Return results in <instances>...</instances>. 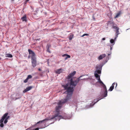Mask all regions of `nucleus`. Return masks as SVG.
I'll return each mask as SVG.
<instances>
[{
	"mask_svg": "<svg viewBox=\"0 0 130 130\" xmlns=\"http://www.w3.org/2000/svg\"><path fill=\"white\" fill-rule=\"evenodd\" d=\"M62 86L64 88L65 90H67L65 92V93L67 94L66 99H65L63 101H60L57 103L58 105L56 106L55 109V112L56 113L50 119L46 118L42 120L39 121L35 124V125L37 124H39V128H44L46 126H45V124L43 125L42 124L43 122H45V121H46L51 120L54 118H55L56 120L59 119V121L61 119H68V117L67 116V115L65 113H63L62 115H59L60 110L61 108L62 104L66 103L69 99L71 98L74 90V88L73 87H69V85L68 84L65 85H62Z\"/></svg>",
	"mask_w": 130,
	"mask_h": 130,
	"instance_id": "nucleus-1",
	"label": "nucleus"
},
{
	"mask_svg": "<svg viewBox=\"0 0 130 130\" xmlns=\"http://www.w3.org/2000/svg\"><path fill=\"white\" fill-rule=\"evenodd\" d=\"M8 113H6L5 114H4L3 116L2 117V119L0 120V126L1 127H4V125L3 123V122L4 120V124H6L8 120L10 118L9 116H8Z\"/></svg>",
	"mask_w": 130,
	"mask_h": 130,
	"instance_id": "nucleus-2",
	"label": "nucleus"
},
{
	"mask_svg": "<svg viewBox=\"0 0 130 130\" xmlns=\"http://www.w3.org/2000/svg\"><path fill=\"white\" fill-rule=\"evenodd\" d=\"M82 76H80L79 77L77 78L76 79L74 80H73V78H71L70 80V86L75 87L76 86L77 84L78 83L80 80L82 79L85 80V78H84L82 79H80V78L82 77Z\"/></svg>",
	"mask_w": 130,
	"mask_h": 130,
	"instance_id": "nucleus-3",
	"label": "nucleus"
},
{
	"mask_svg": "<svg viewBox=\"0 0 130 130\" xmlns=\"http://www.w3.org/2000/svg\"><path fill=\"white\" fill-rule=\"evenodd\" d=\"M28 51L30 55L28 56V58H29L30 56L31 57V59L36 58L35 54L33 51L30 49H28Z\"/></svg>",
	"mask_w": 130,
	"mask_h": 130,
	"instance_id": "nucleus-4",
	"label": "nucleus"
},
{
	"mask_svg": "<svg viewBox=\"0 0 130 130\" xmlns=\"http://www.w3.org/2000/svg\"><path fill=\"white\" fill-rule=\"evenodd\" d=\"M32 66L33 67H35L37 65V58H36L31 59Z\"/></svg>",
	"mask_w": 130,
	"mask_h": 130,
	"instance_id": "nucleus-5",
	"label": "nucleus"
},
{
	"mask_svg": "<svg viewBox=\"0 0 130 130\" xmlns=\"http://www.w3.org/2000/svg\"><path fill=\"white\" fill-rule=\"evenodd\" d=\"M112 28H113L116 29L115 31L116 33V37L115 38V39L117 37H118V35L119 34V27L117 26V25H116V26H114Z\"/></svg>",
	"mask_w": 130,
	"mask_h": 130,
	"instance_id": "nucleus-6",
	"label": "nucleus"
},
{
	"mask_svg": "<svg viewBox=\"0 0 130 130\" xmlns=\"http://www.w3.org/2000/svg\"><path fill=\"white\" fill-rule=\"evenodd\" d=\"M76 72L75 71H73V72L70 74L68 76L67 78L69 79L71 78L75 74Z\"/></svg>",
	"mask_w": 130,
	"mask_h": 130,
	"instance_id": "nucleus-7",
	"label": "nucleus"
},
{
	"mask_svg": "<svg viewBox=\"0 0 130 130\" xmlns=\"http://www.w3.org/2000/svg\"><path fill=\"white\" fill-rule=\"evenodd\" d=\"M96 69L97 70L95 72H96L99 74H100L101 73V72L100 70L102 69V67L100 66H97L96 67Z\"/></svg>",
	"mask_w": 130,
	"mask_h": 130,
	"instance_id": "nucleus-8",
	"label": "nucleus"
},
{
	"mask_svg": "<svg viewBox=\"0 0 130 130\" xmlns=\"http://www.w3.org/2000/svg\"><path fill=\"white\" fill-rule=\"evenodd\" d=\"M108 24L110 25L111 26H112V28L114 27V26H116L117 25L113 21H109L108 22Z\"/></svg>",
	"mask_w": 130,
	"mask_h": 130,
	"instance_id": "nucleus-9",
	"label": "nucleus"
},
{
	"mask_svg": "<svg viewBox=\"0 0 130 130\" xmlns=\"http://www.w3.org/2000/svg\"><path fill=\"white\" fill-rule=\"evenodd\" d=\"M115 85L116 87L117 86V83H113L112 84L111 86L110 87V88L109 89V91H112V90L113 89H114Z\"/></svg>",
	"mask_w": 130,
	"mask_h": 130,
	"instance_id": "nucleus-10",
	"label": "nucleus"
},
{
	"mask_svg": "<svg viewBox=\"0 0 130 130\" xmlns=\"http://www.w3.org/2000/svg\"><path fill=\"white\" fill-rule=\"evenodd\" d=\"M32 88V87L31 86L28 87H27L23 91V92L25 93L27 92L28 91L30 90Z\"/></svg>",
	"mask_w": 130,
	"mask_h": 130,
	"instance_id": "nucleus-11",
	"label": "nucleus"
},
{
	"mask_svg": "<svg viewBox=\"0 0 130 130\" xmlns=\"http://www.w3.org/2000/svg\"><path fill=\"white\" fill-rule=\"evenodd\" d=\"M106 54H102L99 56L98 57V59L101 60L104 58L106 56Z\"/></svg>",
	"mask_w": 130,
	"mask_h": 130,
	"instance_id": "nucleus-12",
	"label": "nucleus"
},
{
	"mask_svg": "<svg viewBox=\"0 0 130 130\" xmlns=\"http://www.w3.org/2000/svg\"><path fill=\"white\" fill-rule=\"evenodd\" d=\"M21 19L23 21H25V22H26L27 21L26 15H24L21 18Z\"/></svg>",
	"mask_w": 130,
	"mask_h": 130,
	"instance_id": "nucleus-13",
	"label": "nucleus"
},
{
	"mask_svg": "<svg viewBox=\"0 0 130 130\" xmlns=\"http://www.w3.org/2000/svg\"><path fill=\"white\" fill-rule=\"evenodd\" d=\"M63 57H64L66 56L67 57L65 58V59L66 60L68 58H70L71 57L68 54H64L62 56Z\"/></svg>",
	"mask_w": 130,
	"mask_h": 130,
	"instance_id": "nucleus-14",
	"label": "nucleus"
},
{
	"mask_svg": "<svg viewBox=\"0 0 130 130\" xmlns=\"http://www.w3.org/2000/svg\"><path fill=\"white\" fill-rule=\"evenodd\" d=\"M107 90L104 91V92L103 94V96L104 97H105L107 96Z\"/></svg>",
	"mask_w": 130,
	"mask_h": 130,
	"instance_id": "nucleus-15",
	"label": "nucleus"
},
{
	"mask_svg": "<svg viewBox=\"0 0 130 130\" xmlns=\"http://www.w3.org/2000/svg\"><path fill=\"white\" fill-rule=\"evenodd\" d=\"M6 57L11 58L12 57V56L10 54H6Z\"/></svg>",
	"mask_w": 130,
	"mask_h": 130,
	"instance_id": "nucleus-16",
	"label": "nucleus"
},
{
	"mask_svg": "<svg viewBox=\"0 0 130 130\" xmlns=\"http://www.w3.org/2000/svg\"><path fill=\"white\" fill-rule=\"evenodd\" d=\"M61 69H59L57 70L56 71V73L58 74H60L61 72Z\"/></svg>",
	"mask_w": 130,
	"mask_h": 130,
	"instance_id": "nucleus-17",
	"label": "nucleus"
},
{
	"mask_svg": "<svg viewBox=\"0 0 130 130\" xmlns=\"http://www.w3.org/2000/svg\"><path fill=\"white\" fill-rule=\"evenodd\" d=\"M120 14H121V12H120V11L119 12H118V13L116 15L115 17V18H117L120 15Z\"/></svg>",
	"mask_w": 130,
	"mask_h": 130,
	"instance_id": "nucleus-18",
	"label": "nucleus"
},
{
	"mask_svg": "<svg viewBox=\"0 0 130 130\" xmlns=\"http://www.w3.org/2000/svg\"><path fill=\"white\" fill-rule=\"evenodd\" d=\"M73 36L74 35L73 34H72L69 36V39L70 40H71L72 39L73 37Z\"/></svg>",
	"mask_w": 130,
	"mask_h": 130,
	"instance_id": "nucleus-19",
	"label": "nucleus"
},
{
	"mask_svg": "<svg viewBox=\"0 0 130 130\" xmlns=\"http://www.w3.org/2000/svg\"><path fill=\"white\" fill-rule=\"evenodd\" d=\"M103 85V87L104 89V91L107 90L106 88V86L103 83V84H102Z\"/></svg>",
	"mask_w": 130,
	"mask_h": 130,
	"instance_id": "nucleus-20",
	"label": "nucleus"
},
{
	"mask_svg": "<svg viewBox=\"0 0 130 130\" xmlns=\"http://www.w3.org/2000/svg\"><path fill=\"white\" fill-rule=\"evenodd\" d=\"M98 82H99L100 84H103V83L101 80L100 77H99V78H98Z\"/></svg>",
	"mask_w": 130,
	"mask_h": 130,
	"instance_id": "nucleus-21",
	"label": "nucleus"
},
{
	"mask_svg": "<svg viewBox=\"0 0 130 130\" xmlns=\"http://www.w3.org/2000/svg\"><path fill=\"white\" fill-rule=\"evenodd\" d=\"M94 75L95 77L96 78H99V77H100L99 75L97 73H95Z\"/></svg>",
	"mask_w": 130,
	"mask_h": 130,
	"instance_id": "nucleus-22",
	"label": "nucleus"
},
{
	"mask_svg": "<svg viewBox=\"0 0 130 130\" xmlns=\"http://www.w3.org/2000/svg\"><path fill=\"white\" fill-rule=\"evenodd\" d=\"M32 78V76L31 75H29L28 76L27 78L28 79H29L31 78Z\"/></svg>",
	"mask_w": 130,
	"mask_h": 130,
	"instance_id": "nucleus-23",
	"label": "nucleus"
},
{
	"mask_svg": "<svg viewBox=\"0 0 130 130\" xmlns=\"http://www.w3.org/2000/svg\"><path fill=\"white\" fill-rule=\"evenodd\" d=\"M110 43L112 44L113 43H114V40L113 39H111L110 40Z\"/></svg>",
	"mask_w": 130,
	"mask_h": 130,
	"instance_id": "nucleus-24",
	"label": "nucleus"
},
{
	"mask_svg": "<svg viewBox=\"0 0 130 130\" xmlns=\"http://www.w3.org/2000/svg\"><path fill=\"white\" fill-rule=\"evenodd\" d=\"M28 80V79L27 78L25 80H24V82L25 83H26L27 82Z\"/></svg>",
	"mask_w": 130,
	"mask_h": 130,
	"instance_id": "nucleus-25",
	"label": "nucleus"
},
{
	"mask_svg": "<svg viewBox=\"0 0 130 130\" xmlns=\"http://www.w3.org/2000/svg\"><path fill=\"white\" fill-rule=\"evenodd\" d=\"M89 35L87 34H83L82 36H81L82 37H83L85 36H88Z\"/></svg>",
	"mask_w": 130,
	"mask_h": 130,
	"instance_id": "nucleus-26",
	"label": "nucleus"
},
{
	"mask_svg": "<svg viewBox=\"0 0 130 130\" xmlns=\"http://www.w3.org/2000/svg\"><path fill=\"white\" fill-rule=\"evenodd\" d=\"M47 51L50 53V50H49V47H47Z\"/></svg>",
	"mask_w": 130,
	"mask_h": 130,
	"instance_id": "nucleus-27",
	"label": "nucleus"
},
{
	"mask_svg": "<svg viewBox=\"0 0 130 130\" xmlns=\"http://www.w3.org/2000/svg\"><path fill=\"white\" fill-rule=\"evenodd\" d=\"M39 128H36L35 130H39Z\"/></svg>",
	"mask_w": 130,
	"mask_h": 130,
	"instance_id": "nucleus-28",
	"label": "nucleus"
},
{
	"mask_svg": "<svg viewBox=\"0 0 130 130\" xmlns=\"http://www.w3.org/2000/svg\"><path fill=\"white\" fill-rule=\"evenodd\" d=\"M105 38H102V40H105Z\"/></svg>",
	"mask_w": 130,
	"mask_h": 130,
	"instance_id": "nucleus-29",
	"label": "nucleus"
},
{
	"mask_svg": "<svg viewBox=\"0 0 130 130\" xmlns=\"http://www.w3.org/2000/svg\"><path fill=\"white\" fill-rule=\"evenodd\" d=\"M26 130H30V128H28L26 129Z\"/></svg>",
	"mask_w": 130,
	"mask_h": 130,
	"instance_id": "nucleus-30",
	"label": "nucleus"
},
{
	"mask_svg": "<svg viewBox=\"0 0 130 130\" xmlns=\"http://www.w3.org/2000/svg\"><path fill=\"white\" fill-rule=\"evenodd\" d=\"M51 47V45H48V47H49V48L50 47Z\"/></svg>",
	"mask_w": 130,
	"mask_h": 130,
	"instance_id": "nucleus-31",
	"label": "nucleus"
},
{
	"mask_svg": "<svg viewBox=\"0 0 130 130\" xmlns=\"http://www.w3.org/2000/svg\"><path fill=\"white\" fill-rule=\"evenodd\" d=\"M38 70L39 71H41V69L40 68H39L38 69Z\"/></svg>",
	"mask_w": 130,
	"mask_h": 130,
	"instance_id": "nucleus-32",
	"label": "nucleus"
},
{
	"mask_svg": "<svg viewBox=\"0 0 130 130\" xmlns=\"http://www.w3.org/2000/svg\"><path fill=\"white\" fill-rule=\"evenodd\" d=\"M27 2H26V0L25 2V4H26L27 3Z\"/></svg>",
	"mask_w": 130,
	"mask_h": 130,
	"instance_id": "nucleus-33",
	"label": "nucleus"
},
{
	"mask_svg": "<svg viewBox=\"0 0 130 130\" xmlns=\"http://www.w3.org/2000/svg\"><path fill=\"white\" fill-rule=\"evenodd\" d=\"M100 100V99H99V100H98L96 102H98V101H99Z\"/></svg>",
	"mask_w": 130,
	"mask_h": 130,
	"instance_id": "nucleus-34",
	"label": "nucleus"
},
{
	"mask_svg": "<svg viewBox=\"0 0 130 130\" xmlns=\"http://www.w3.org/2000/svg\"><path fill=\"white\" fill-rule=\"evenodd\" d=\"M110 54H108V56H109Z\"/></svg>",
	"mask_w": 130,
	"mask_h": 130,
	"instance_id": "nucleus-35",
	"label": "nucleus"
},
{
	"mask_svg": "<svg viewBox=\"0 0 130 130\" xmlns=\"http://www.w3.org/2000/svg\"><path fill=\"white\" fill-rule=\"evenodd\" d=\"M29 0H26V2H27Z\"/></svg>",
	"mask_w": 130,
	"mask_h": 130,
	"instance_id": "nucleus-36",
	"label": "nucleus"
},
{
	"mask_svg": "<svg viewBox=\"0 0 130 130\" xmlns=\"http://www.w3.org/2000/svg\"><path fill=\"white\" fill-rule=\"evenodd\" d=\"M112 49V47H110V50H111Z\"/></svg>",
	"mask_w": 130,
	"mask_h": 130,
	"instance_id": "nucleus-37",
	"label": "nucleus"
},
{
	"mask_svg": "<svg viewBox=\"0 0 130 130\" xmlns=\"http://www.w3.org/2000/svg\"><path fill=\"white\" fill-rule=\"evenodd\" d=\"M14 0H11V1H14Z\"/></svg>",
	"mask_w": 130,
	"mask_h": 130,
	"instance_id": "nucleus-38",
	"label": "nucleus"
},
{
	"mask_svg": "<svg viewBox=\"0 0 130 130\" xmlns=\"http://www.w3.org/2000/svg\"><path fill=\"white\" fill-rule=\"evenodd\" d=\"M96 100V99H95V100H94L95 101V100Z\"/></svg>",
	"mask_w": 130,
	"mask_h": 130,
	"instance_id": "nucleus-39",
	"label": "nucleus"
}]
</instances>
